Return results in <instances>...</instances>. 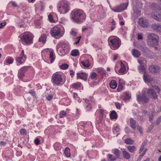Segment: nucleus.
I'll list each match as a JSON object with an SVG mask.
<instances>
[{
	"label": "nucleus",
	"instance_id": "6ab92c4d",
	"mask_svg": "<svg viewBox=\"0 0 161 161\" xmlns=\"http://www.w3.org/2000/svg\"><path fill=\"white\" fill-rule=\"evenodd\" d=\"M125 82L121 79H119V83L118 86V87L117 89V90L118 92L121 91L123 89V85L125 84Z\"/></svg>",
	"mask_w": 161,
	"mask_h": 161
},
{
	"label": "nucleus",
	"instance_id": "412c9836",
	"mask_svg": "<svg viewBox=\"0 0 161 161\" xmlns=\"http://www.w3.org/2000/svg\"><path fill=\"white\" fill-rule=\"evenodd\" d=\"M130 124L131 127L134 130L136 128V122L133 118L130 119Z\"/></svg>",
	"mask_w": 161,
	"mask_h": 161
},
{
	"label": "nucleus",
	"instance_id": "09e8293b",
	"mask_svg": "<svg viewBox=\"0 0 161 161\" xmlns=\"http://www.w3.org/2000/svg\"><path fill=\"white\" fill-rule=\"evenodd\" d=\"M48 18L50 22H52L54 21L53 16L49 14L48 16Z\"/></svg>",
	"mask_w": 161,
	"mask_h": 161
},
{
	"label": "nucleus",
	"instance_id": "5701e85b",
	"mask_svg": "<svg viewBox=\"0 0 161 161\" xmlns=\"http://www.w3.org/2000/svg\"><path fill=\"white\" fill-rule=\"evenodd\" d=\"M132 53L133 56L136 57H139L141 54L140 52L136 49H133Z\"/></svg>",
	"mask_w": 161,
	"mask_h": 161
},
{
	"label": "nucleus",
	"instance_id": "37998d69",
	"mask_svg": "<svg viewBox=\"0 0 161 161\" xmlns=\"http://www.w3.org/2000/svg\"><path fill=\"white\" fill-rule=\"evenodd\" d=\"M97 74L95 72L92 73L90 76L91 79H92L96 78Z\"/></svg>",
	"mask_w": 161,
	"mask_h": 161
},
{
	"label": "nucleus",
	"instance_id": "9d476101",
	"mask_svg": "<svg viewBox=\"0 0 161 161\" xmlns=\"http://www.w3.org/2000/svg\"><path fill=\"white\" fill-rule=\"evenodd\" d=\"M69 6L66 3H64L62 6L59 7L58 10L60 11V13L65 14L69 11Z\"/></svg>",
	"mask_w": 161,
	"mask_h": 161
},
{
	"label": "nucleus",
	"instance_id": "4c0bfd02",
	"mask_svg": "<svg viewBox=\"0 0 161 161\" xmlns=\"http://www.w3.org/2000/svg\"><path fill=\"white\" fill-rule=\"evenodd\" d=\"M138 69L140 72H144L145 70L144 66L143 65H140L139 66Z\"/></svg>",
	"mask_w": 161,
	"mask_h": 161
},
{
	"label": "nucleus",
	"instance_id": "13d9d810",
	"mask_svg": "<svg viewBox=\"0 0 161 161\" xmlns=\"http://www.w3.org/2000/svg\"><path fill=\"white\" fill-rule=\"evenodd\" d=\"M115 106L118 109H120V104L118 102H116L115 103Z\"/></svg>",
	"mask_w": 161,
	"mask_h": 161
},
{
	"label": "nucleus",
	"instance_id": "393cba45",
	"mask_svg": "<svg viewBox=\"0 0 161 161\" xmlns=\"http://www.w3.org/2000/svg\"><path fill=\"white\" fill-rule=\"evenodd\" d=\"M110 117L111 119H115L117 118V115L116 112L114 110L112 111L110 114Z\"/></svg>",
	"mask_w": 161,
	"mask_h": 161
},
{
	"label": "nucleus",
	"instance_id": "c9c22d12",
	"mask_svg": "<svg viewBox=\"0 0 161 161\" xmlns=\"http://www.w3.org/2000/svg\"><path fill=\"white\" fill-rule=\"evenodd\" d=\"M108 156L110 161H114L116 159V158L111 154H108Z\"/></svg>",
	"mask_w": 161,
	"mask_h": 161
},
{
	"label": "nucleus",
	"instance_id": "72a5a7b5",
	"mask_svg": "<svg viewBox=\"0 0 161 161\" xmlns=\"http://www.w3.org/2000/svg\"><path fill=\"white\" fill-rule=\"evenodd\" d=\"M125 142L127 144H133L134 143L133 141L130 138H127L125 139Z\"/></svg>",
	"mask_w": 161,
	"mask_h": 161
},
{
	"label": "nucleus",
	"instance_id": "a18cd8bd",
	"mask_svg": "<svg viewBox=\"0 0 161 161\" xmlns=\"http://www.w3.org/2000/svg\"><path fill=\"white\" fill-rule=\"evenodd\" d=\"M145 145V143H143L142 144L141 148L139 150V151L140 152V153L141 152H142L143 151V150L144 148V146Z\"/></svg>",
	"mask_w": 161,
	"mask_h": 161
},
{
	"label": "nucleus",
	"instance_id": "cd10ccee",
	"mask_svg": "<svg viewBox=\"0 0 161 161\" xmlns=\"http://www.w3.org/2000/svg\"><path fill=\"white\" fill-rule=\"evenodd\" d=\"M127 148L129 151L131 153H133L136 149V147L134 146H128Z\"/></svg>",
	"mask_w": 161,
	"mask_h": 161
},
{
	"label": "nucleus",
	"instance_id": "423d86ee",
	"mask_svg": "<svg viewBox=\"0 0 161 161\" xmlns=\"http://www.w3.org/2000/svg\"><path fill=\"white\" fill-rule=\"evenodd\" d=\"M63 79L61 75L58 74H54L52 77V82L54 85L60 84L62 81Z\"/></svg>",
	"mask_w": 161,
	"mask_h": 161
},
{
	"label": "nucleus",
	"instance_id": "f03ea898",
	"mask_svg": "<svg viewBox=\"0 0 161 161\" xmlns=\"http://www.w3.org/2000/svg\"><path fill=\"white\" fill-rule=\"evenodd\" d=\"M159 38L158 36L154 33L148 34L147 35V43L151 47L157 46L158 44Z\"/></svg>",
	"mask_w": 161,
	"mask_h": 161
},
{
	"label": "nucleus",
	"instance_id": "4be33fe9",
	"mask_svg": "<svg viewBox=\"0 0 161 161\" xmlns=\"http://www.w3.org/2000/svg\"><path fill=\"white\" fill-rule=\"evenodd\" d=\"M47 36L46 34H43L42 35L39 39V42H42L43 43H45Z\"/></svg>",
	"mask_w": 161,
	"mask_h": 161
},
{
	"label": "nucleus",
	"instance_id": "052dcab7",
	"mask_svg": "<svg viewBox=\"0 0 161 161\" xmlns=\"http://www.w3.org/2000/svg\"><path fill=\"white\" fill-rule=\"evenodd\" d=\"M6 25V22L2 23L0 22V28H2L4 26Z\"/></svg>",
	"mask_w": 161,
	"mask_h": 161
},
{
	"label": "nucleus",
	"instance_id": "6e6d98bb",
	"mask_svg": "<svg viewBox=\"0 0 161 161\" xmlns=\"http://www.w3.org/2000/svg\"><path fill=\"white\" fill-rule=\"evenodd\" d=\"M53 97V95H49L47 97V100L50 101L51 100Z\"/></svg>",
	"mask_w": 161,
	"mask_h": 161
},
{
	"label": "nucleus",
	"instance_id": "20e7f679",
	"mask_svg": "<svg viewBox=\"0 0 161 161\" xmlns=\"http://www.w3.org/2000/svg\"><path fill=\"white\" fill-rule=\"evenodd\" d=\"M142 92V94H139L137 96V101L139 103L142 102L143 103H148L149 101V99L146 96L145 91L143 90Z\"/></svg>",
	"mask_w": 161,
	"mask_h": 161
},
{
	"label": "nucleus",
	"instance_id": "0e129e2a",
	"mask_svg": "<svg viewBox=\"0 0 161 161\" xmlns=\"http://www.w3.org/2000/svg\"><path fill=\"white\" fill-rule=\"evenodd\" d=\"M70 33L71 35L73 36H75L76 34V32L73 30H72Z\"/></svg>",
	"mask_w": 161,
	"mask_h": 161
},
{
	"label": "nucleus",
	"instance_id": "f3484780",
	"mask_svg": "<svg viewBox=\"0 0 161 161\" xmlns=\"http://www.w3.org/2000/svg\"><path fill=\"white\" fill-rule=\"evenodd\" d=\"M87 75L86 73L81 72L80 73H77V79L79 78L86 80L87 78Z\"/></svg>",
	"mask_w": 161,
	"mask_h": 161
},
{
	"label": "nucleus",
	"instance_id": "4d7b16f0",
	"mask_svg": "<svg viewBox=\"0 0 161 161\" xmlns=\"http://www.w3.org/2000/svg\"><path fill=\"white\" fill-rule=\"evenodd\" d=\"M34 142L36 144V145H38L40 143V140L38 138H36Z\"/></svg>",
	"mask_w": 161,
	"mask_h": 161
},
{
	"label": "nucleus",
	"instance_id": "bf43d9fd",
	"mask_svg": "<svg viewBox=\"0 0 161 161\" xmlns=\"http://www.w3.org/2000/svg\"><path fill=\"white\" fill-rule=\"evenodd\" d=\"M91 104L89 103H88L86 106V109L88 110H90L91 109Z\"/></svg>",
	"mask_w": 161,
	"mask_h": 161
},
{
	"label": "nucleus",
	"instance_id": "774afa93",
	"mask_svg": "<svg viewBox=\"0 0 161 161\" xmlns=\"http://www.w3.org/2000/svg\"><path fill=\"white\" fill-rule=\"evenodd\" d=\"M29 93L31 94L32 95H34L35 94V93L34 91L31 90L29 92Z\"/></svg>",
	"mask_w": 161,
	"mask_h": 161
},
{
	"label": "nucleus",
	"instance_id": "69168bd1",
	"mask_svg": "<svg viewBox=\"0 0 161 161\" xmlns=\"http://www.w3.org/2000/svg\"><path fill=\"white\" fill-rule=\"evenodd\" d=\"M137 38L138 40H141L143 39V37L142 35L139 34Z\"/></svg>",
	"mask_w": 161,
	"mask_h": 161
},
{
	"label": "nucleus",
	"instance_id": "c85d7f7f",
	"mask_svg": "<svg viewBox=\"0 0 161 161\" xmlns=\"http://www.w3.org/2000/svg\"><path fill=\"white\" fill-rule=\"evenodd\" d=\"M113 153L114 154L117 158H119L120 156V151L118 149H115L113 150Z\"/></svg>",
	"mask_w": 161,
	"mask_h": 161
},
{
	"label": "nucleus",
	"instance_id": "680f3d73",
	"mask_svg": "<svg viewBox=\"0 0 161 161\" xmlns=\"http://www.w3.org/2000/svg\"><path fill=\"white\" fill-rule=\"evenodd\" d=\"M70 75L71 77H73L74 75L75 72L72 70H71L70 72Z\"/></svg>",
	"mask_w": 161,
	"mask_h": 161
},
{
	"label": "nucleus",
	"instance_id": "7ed1b4c3",
	"mask_svg": "<svg viewBox=\"0 0 161 161\" xmlns=\"http://www.w3.org/2000/svg\"><path fill=\"white\" fill-rule=\"evenodd\" d=\"M154 11L151 15V17L156 20L158 22H161V13H157V11H159L161 8L159 7L156 4H152L151 5Z\"/></svg>",
	"mask_w": 161,
	"mask_h": 161
},
{
	"label": "nucleus",
	"instance_id": "6e6552de",
	"mask_svg": "<svg viewBox=\"0 0 161 161\" xmlns=\"http://www.w3.org/2000/svg\"><path fill=\"white\" fill-rule=\"evenodd\" d=\"M147 94L152 98L156 99L157 98V95L154 90L151 88H149L147 91Z\"/></svg>",
	"mask_w": 161,
	"mask_h": 161
},
{
	"label": "nucleus",
	"instance_id": "f8f14e48",
	"mask_svg": "<svg viewBox=\"0 0 161 161\" xmlns=\"http://www.w3.org/2000/svg\"><path fill=\"white\" fill-rule=\"evenodd\" d=\"M26 57L24 54V51L22 50L21 54L19 56L16 58V60L17 62L21 64L25 61Z\"/></svg>",
	"mask_w": 161,
	"mask_h": 161
},
{
	"label": "nucleus",
	"instance_id": "1a4fd4ad",
	"mask_svg": "<svg viewBox=\"0 0 161 161\" xmlns=\"http://www.w3.org/2000/svg\"><path fill=\"white\" fill-rule=\"evenodd\" d=\"M61 31L60 28L55 27L53 28L51 30L50 33L53 36H59Z\"/></svg>",
	"mask_w": 161,
	"mask_h": 161
},
{
	"label": "nucleus",
	"instance_id": "5fc2aeb1",
	"mask_svg": "<svg viewBox=\"0 0 161 161\" xmlns=\"http://www.w3.org/2000/svg\"><path fill=\"white\" fill-rule=\"evenodd\" d=\"M81 38V36H80L79 37H77L76 39H77V42H75L74 44H78L79 43V42L80 41V39Z\"/></svg>",
	"mask_w": 161,
	"mask_h": 161
},
{
	"label": "nucleus",
	"instance_id": "864d4df0",
	"mask_svg": "<svg viewBox=\"0 0 161 161\" xmlns=\"http://www.w3.org/2000/svg\"><path fill=\"white\" fill-rule=\"evenodd\" d=\"M161 122V115L157 120L156 123L157 125L159 124Z\"/></svg>",
	"mask_w": 161,
	"mask_h": 161
},
{
	"label": "nucleus",
	"instance_id": "e2e57ef3",
	"mask_svg": "<svg viewBox=\"0 0 161 161\" xmlns=\"http://www.w3.org/2000/svg\"><path fill=\"white\" fill-rule=\"evenodd\" d=\"M97 71L99 73H104V71L103 69H97Z\"/></svg>",
	"mask_w": 161,
	"mask_h": 161
},
{
	"label": "nucleus",
	"instance_id": "ea45409f",
	"mask_svg": "<svg viewBox=\"0 0 161 161\" xmlns=\"http://www.w3.org/2000/svg\"><path fill=\"white\" fill-rule=\"evenodd\" d=\"M81 84L75 83L72 86V87L75 89H77L78 88L80 87Z\"/></svg>",
	"mask_w": 161,
	"mask_h": 161
},
{
	"label": "nucleus",
	"instance_id": "473e14b6",
	"mask_svg": "<svg viewBox=\"0 0 161 161\" xmlns=\"http://www.w3.org/2000/svg\"><path fill=\"white\" fill-rule=\"evenodd\" d=\"M71 55L73 56H76L79 55V51L77 49L74 50L71 52Z\"/></svg>",
	"mask_w": 161,
	"mask_h": 161
},
{
	"label": "nucleus",
	"instance_id": "aec40b11",
	"mask_svg": "<svg viewBox=\"0 0 161 161\" xmlns=\"http://www.w3.org/2000/svg\"><path fill=\"white\" fill-rule=\"evenodd\" d=\"M122 151L123 155L124 158L126 159H129L130 158V154L127 151L124 150V149H122Z\"/></svg>",
	"mask_w": 161,
	"mask_h": 161
},
{
	"label": "nucleus",
	"instance_id": "79ce46f5",
	"mask_svg": "<svg viewBox=\"0 0 161 161\" xmlns=\"http://www.w3.org/2000/svg\"><path fill=\"white\" fill-rule=\"evenodd\" d=\"M66 115V113L64 111H62L60 112L59 116L60 118H62L65 116Z\"/></svg>",
	"mask_w": 161,
	"mask_h": 161
},
{
	"label": "nucleus",
	"instance_id": "c756f323",
	"mask_svg": "<svg viewBox=\"0 0 161 161\" xmlns=\"http://www.w3.org/2000/svg\"><path fill=\"white\" fill-rule=\"evenodd\" d=\"M121 65V68L120 69L119 71V73H123L125 70V67L124 65L122 63V62H121L120 64Z\"/></svg>",
	"mask_w": 161,
	"mask_h": 161
},
{
	"label": "nucleus",
	"instance_id": "2eb2a0df",
	"mask_svg": "<svg viewBox=\"0 0 161 161\" xmlns=\"http://www.w3.org/2000/svg\"><path fill=\"white\" fill-rule=\"evenodd\" d=\"M138 22L139 25L143 27H147L148 26V21L146 19L141 18L139 19Z\"/></svg>",
	"mask_w": 161,
	"mask_h": 161
},
{
	"label": "nucleus",
	"instance_id": "2f4dec72",
	"mask_svg": "<svg viewBox=\"0 0 161 161\" xmlns=\"http://www.w3.org/2000/svg\"><path fill=\"white\" fill-rule=\"evenodd\" d=\"M64 153L67 157H69L70 156V150L69 147H66L64 150Z\"/></svg>",
	"mask_w": 161,
	"mask_h": 161
},
{
	"label": "nucleus",
	"instance_id": "9b49d317",
	"mask_svg": "<svg viewBox=\"0 0 161 161\" xmlns=\"http://www.w3.org/2000/svg\"><path fill=\"white\" fill-rule=\"evenodd\" d=\"M127 7V6L125 4H123L119 6L115 7L114 8L111 9L114 12H119L125 10Z\"/></svg>",
	"mask_w": 161,
	"mask_h": 161
},
{
	"label": "nucleus",
	"instance_id": "8fccbe9b",
	"mask_svg": "<svg viewBox=\"0 0 161 161\" xmlns=\"http://www.w3.org/2000/svg\"><path fill=\"white\" fill-rule=\"evenodd\" d=\"M137 130H138L139 132L141 134H142V128L141 126L138 125H137Z\"/></svg>",
	"mask_w": 161,
	"mask_h": 161
},
{
	"label": "nucleus",
	"instance_id": "c03bdc74",
	"mask_svg": "<svg viewBox=\"0 0 161 161\" xmlns=\"http://www.w3.org/2000/svg\"><path fill=\"white\" fill-rule=\"evenodd\" d=\"M152 86L155 89L157 90V92L158 93H159L160 92V89L158 86H154L153 85Z\"/></svg>",
	"mask_w": 161,
	"mask_h": 161
},
{
	"label": "nucleus",
	"instance_id": "0eeeda50",
	"mask_svg": "<svg viewBox=\"0 0 161 161\" xmlns=\"http://www.w3.org/2000/svg\"><path fill=\"white\" fill-rule=\"evenodd\" d=\"M109 43L111 47H113L114 49H117L120 47L121 42L119 39L114 38L111 40Z\"/></svg>",
	"mask_w": 161,
	"mask_h": 161
},
{
	"label": "nucleus",
	"instance_id": "bb28decb",
	"mask_svg": "<svg viewBox=\"0 0 161 161\" xmlns=\"http://www.w3.org/2000/svg\"><path fill=\"white\" fill-rule=\"evenodd\" d=\"M80 63L82 64V65L85 67L88 68L90 65L88 60H86L85 61H81Z\"/></svg>",
	"mask_w": 161,
	"mask_h": 161
},
{
	"label": "nucleus",
	"instance_id": "603ef678",
	"mask_svg": "<svg viewBox=\"0 0 161 161\" xmlns=\"http://www.w3.org/2000/svg\"><path fill=\"white\" fill-rule=\"evenodd\" d=\"M20 132L21 134H24L26 133V130L25 129H22L20 130Z\"/></svg>",
	"mask_w": 161,
	"mask_h": 161
},
{
	"label": "nucleus",
	"instance_id": "ddd939ff",
	"mask_svg": "<svg viewBox=\"0 0 161 161\" xmlns=\"http://www.w3.org/2000/svg\"><path fill=\"white\" fill-rule=\"evenodd\" d=\"M149 70L150 71L153 73L155 74L158 73L160 70V68L159 66H158L151 65L149 66Z\"/></svg>",
	"mask_w": 161,
	"mask_h": 161
},
{
	"label": "nucleus",
	"instance_id": "a211bd4d",
	"mask_svg": "<svg viewBox=\"0 0 161 161\" xmlns=\"http://www.w3.org/2000/svg\"><path fill=\"white\" fill-rule=\"evenodd\" d=\"M152 28L158 32H161V25L159 24H153L152 25Z\"/></svg>",
	"mask_w": 161,
	"mask_h": 161
},
{
	"label": "nucleus",
	"instance_id": "de8ad7c7",
	"mask_svg": "<svg viewBox=\"0 0 161 161\" xmlns=\"http://www.w3.org/2000/svg\"><path fill=\"white\" fill-rule=\"evenodd\" d=\"M13 59L11 58H8L6 62L9 64H11L13 63Z\"/></svg>",
	"mask_w": 161,
	"mask_h": 161
},
{
	"label": "nucleus",
	"instance_id": "b1692460",
	"mask_svg": "<svg viewBox=\"0 0 161 161\" xmlns=\"http://www.w3.org/2000/svg\"><path fill=\"white\" fill-rule=\"evenodd\" d=\"M109 85L111 88L113 89H115L117 86V83H116V81L113 80L111 81Z\"/></svg>",
	"mask_w": 161,
	"mask_h": 161
},
{
	"label": "nucleus",
	"instance_id": "39448f33",
	"mask_svg": "<svg viewBox=\"0 0 161 161\" xmlns=\"http://www.w3.org/2000/svg\"><path fill=\"white\" fill-rule=\"evenodd\" d=\"M33 37V35L32 34L25 32L22 36L21 39L22 42H24L26 43H29L31 42Z\"/></svg>",
	"mask_w": 161,
	"mask_h": 161
},
{
	"label": "nucleus",
	"instance_id": "7c9ffc66",
	"mask_svg": "<svg viewBox=\"0 0 161 161\" xmlns=\"http://www.w3.org/2000/svg\"><path fill=\"white\" fill-rule=\"evenodd\" d=\"M58 53L61 55H64L67 53V52L66 51L64 50V48H61L59 50L57 51Z\"/></svg>",
	"mask_w": 161,
	"mask_h": 161
},
{
	"label": "nucleus",
	"instance_id": "4468645a",
	"mask_svg": "<svg viewBox=\"0 0 161 161\" xmlns=\"http://www.w3.org/2000/svg\"><path fill=\"white\" fill-rule=\"evenodd\" d=\"M28 68V66H25L21 68L18 73V77L20 79L22 78L25 76V73Z\"/></svg>",
	"mask_w": 161,
	"mask_h": 161
},
{
	"label": "nucleus",
	"instance_id": "a878e982",
	"mask_svg": "<svg viewBox=\"0 0 161 161\" xmlns=\"http://www.w3.org/2000/svg\"><path fill=\"white\" fill-rule=\"evenodd\" d=\"M139 49L142 50L144 53H148L149 50L145 45H141L139 47Z\"/></svg>",
	"mask_w": 161,
	"mask_h": 161
},
{
	"label": "nucleus",
	"instance_id": "f257e3e1",
	"mask_svg": "<svg viewBox=\"0 0 161 161\" xmlns=\"http://www.w3.org/2000/svg\"><path fill=\"white\" fill-rule=\"evenodd\" d=\"M72 19L76 22L81 23L85 19L86 15L79 10L73 11L71 14Z\"/></svg>",
	"mask_w": 161,
	"mask_h": 161
},
{
	"label": "nucleus",
	"instance_id": "e433bc0d",
	"mask_svg": "<svg viewBox=\"0 0 161 161\" xmlns=\"http://www.w3.org/2000/svg\"><path fill=\"white\" fill-rule=\"evenodd\" d=\"M64 45V44L61 43H59L57 44L56 46L57 51L58 50H59L61 48H63V47Z\"/></svg>",
	"mask_w": 161,
	"mask_h": 161
},
{
	"label": "nucleus",
	"instance_id": "3c124183",
	"mask_svg": "<svg viewBox=\"0 0 161 161\" xmlns=\"http://www.w3.org/2000/svg\"><path fill=\"white\" fill-rule=\"evenodd\" d=\"M131 97L129 93H126L125 96L124 98L126 100L129 99Z\"/></svg>",
	"mask_w": 161,
	"mask_h": 161
},
{
	"label": "nucleus",
	"instance_id": "338daca9",
	"mask_svg": "<svg viewBox=\"0 0 161 161\" xmlns=\"http://www.w3.org/2000/svg\"><path fill=\"white\" fill-rule=\"evenodd\" d=\"M114 130L116 132L119 131V129L118 126H116L114 128Z\"/></svg>",
	"mask_w": 161,
	"mask_h": 161
},
{
	"label": "nucleus",
	"instance_id": "58836bf2",
	"mask_svg": "<svg viewBox=\"0 0 161 161\" xmlns=\"http://www.w3.org/2000/svg\"><path fill=\"white\" fill-rule=\"evenodd\" d=\"M69 67V65L66 64H64L60 66V68L63 69H67Z\"/></svg>",
	"mask_w": 161,
	"mask_h": 161
},
{
	"label": "nucleus",
	"instance_id": "49530a36",
	"mask_svg": "<svg viewBox=\"0 0 161 161\" xmlns=\"http://www.w3.org/2000/svg\"><path fill=\"white\" fill-rule=\"evenodd\" d=\"M134 11L135 14L137 16H139L141 11L139 10H136L135 8L134 9Z\"/></svg>",
	"mask_w": 161,
	"mask_h": 161
},
{
	"label": "nucleus",
	"instance_id": "f704fd0d",
	"mask_svg": "<svg viewBox=\"0 0 161 161\" xmlns=\"http://www.w3.org/2000/svg\"><path fill=\"white\" fill-rule=\"evenodd\" d=\"M50 54H49V58H50V62L51 63H52L53 61L54 58H53V53L52 50H50Z\"/></svg>",
	"mask_w": 161,
	"mask_h": 161
},
{
	"label": "nucleus",
	"instance_id": "dca6fc26",
	"mask_svg": "<svg viewBox=\"0 0 161 161\" xmlns=\"http://www.w3.org/2000/svg\"><path fill=\"white\" fill-rule=\"evenodd\" d=\"M143 78L145 83L151 82L153 80V78L150 75L147 74L146 72L144 73Z\"/></svg>",
	"mask_w": 161,
	"mask_h": 161
},
{
	"label": "nucleus",
	"instance_id": "a19ab883",
	"mask_svg": "<svg viewBox=\"0 0 161 161\" xmlns=\"http://www.w3.org/2000/svg\"><path fill=\"white\" fill-rule=\"evenodd\" d=\"M145 61V60L144 58L139 59L138 60V62L140 64V65H143Z\"/></svg>",
	"mask_w": 161,
	"mask_h": 161
}]
</instances>
